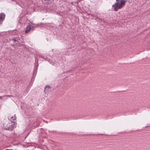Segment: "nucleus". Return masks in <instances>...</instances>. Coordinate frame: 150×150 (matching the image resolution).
<instances>
[{
	"label": "nucleus",
	"mask_w": 150,
	"mask_h": 150,
	"mask_svg": "<svg viewBox=\"0 0 150 150\" xmlns=\"http://www.w3.org/2000/svg\"><path fill=\"white\" fill-rule=\"evenodd\" d=\"M6 150H13V149H6Z\"/></svg>",
	"instance_id": "nucleus-8"
},
{
	"label": "nucleus",
	"mask_w": 150,
	"mask_h": 150,
	"mask_svg": "<svg viewBox=\"0 0 150 150\" xmlns=\"http://www.w3.org/2000/svg\"><path fill=\"white\" fill-rule=\"evenodd\" d=\"M50 88V87L48 86H46L45 87L44 90L45 93H47L46 91H48V90Z\"/></svg>",
	"instance_id": "nucleus-5"
},
{
	"label": "nucleus",
	"mask_w": 150,
	"mask_h": 150,
	"mask_svg": "<svg viewBox=\"0 0 150 150\" xmlns=\"http://www.w3.org/2000/svg\"><path fill=\"white\" fill-rule=\"evenodd\" d=\"M45 1H50V0H44Z\"/></svg>",
	"instance_id": "nucleus-9"
},
{
	"label": "nucleus",
	"mask_w": 150,
	"mask_h": 150,
	"mask_svg": "<svg viewBox=\"0 0 150 150\" xmlns=\"http://www.w3.org/2000/svg\"><path fill=\"white\" fill-rule=\"evenodd\" d=\"M11 118L13 120H16V117L15 115H14L13 117V116L11 117Z\"/></svg>",
	"instance_id": "nucleus-6"
},
{
	"label": "nucleus",
	"mask_w": 150,
	"mask_h": 150,
	"mask_svg": "<svg viewBox=\"0 0 150 150\" xmlns=\"http://www.w3.org/2000/svg\"><path fill=\"white\" fill-rule=\"evenodd\" d=\"M126 1L125 0H116V2L112 6L115 11H117L122 8L125 5Z\"/></svg>",
	"instance_id": "nucleus-1"
},
{
	"label": "nucleus",
	"mask_w": 150,
	"mask_h": 150,
	"mask_svg": "<svg viewBox=\"0 0 150 150\" xmlns=\"http://www.w3.org/2000/svg\"><path fill=\"white\" fill-rule=\"evenodd\" d=\"M12 40H13V41H14V42H16V40L15 38H13V39H12Z\"/></svg>",
	"instance_id": "nucleus-7"
},
{
	"label": "nucleus",
	"mask_w": 150,
	"mask_h": 150,
	"mask_svg": "<svg viewBox=\"0 0 150 150\" xmlns=\"http://www.w3.org/2000/svg\"><path fill=\"white\" fill-rule=\"evenodd\" d=\"M31 29V27L30 25H29L27 26L26 27V29L25 31V33H28L30 30Z\"/></svg>",
	"instance_id": "nucleus-4"
},
{
	"label": "nucleus",
	"mask_w": 150,
	"mask_h": 150,
	"mask_svg": "<svg viewBox=\"0 0 150 150\" xmlns=\"http://www.w3.org/2000/svg\"><path fill=\"white\" fill-rule=\"evenodd\" d=\"M5 17V15L4 13H0V24H1L4 20Z\"/></svg>",
	"instance_id": "nucleus-3"
},
{
	"label": "nucleus",
	"mask_w": 150,
	"mask_h": 150,
	"mask_svg": "<svg viewBox=\"0 0 150 150\" xmlns=\"http://www.w3.org/2000/svg\"><path fill=\"white\" fill-rule=\"evenodd\" d=\"M12 123L13 124L11 125L9 123L5 122L4 123V129L11 131H12L13 128L16 127V124H16L15 122H13Z\"/></svg>",
	"instance_id": "nucleus-2"
}]
</instances>
